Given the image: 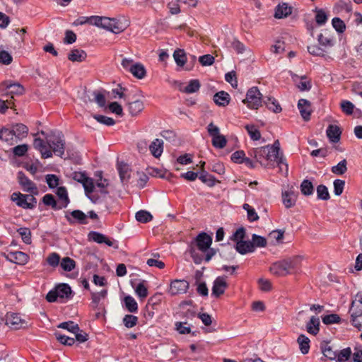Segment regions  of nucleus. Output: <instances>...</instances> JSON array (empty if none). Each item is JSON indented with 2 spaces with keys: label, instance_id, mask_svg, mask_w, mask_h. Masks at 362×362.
<instances>
[{
  "label": "nucleus",
  "instance_id": "c9c22d12",
  "mask_svg": "<svg viewBox=\"0 0 362 362\" xmlns=\"http://www.w3.org/2000/svg\"><path fill=\"white\" fill-rule=\"evenodd\" d=\"M321 351L325 358L329 360H336L337 358V351H334L332 347L329 345V343H326L321 346Z\"/></svg>",
  "mask_w": 362,
  "mask_h": 362
},
{
  "label": "nucleus",
  "instance_id": "20e7f679",
  "mask_svg": "<svg viewBox=\"0 0 362 362\" xmlns=\"http://www.w3.org/2000/svg\"><path fill=\"white\" fill-rule=\"evenodd\" d=\"M262 95L256 86H253L247 90L246 98L243 100V103L252 110H257L262 106Z\"/></svg>",
  "mask_w": 362,
  "mask_h": 362
},
{
  "label": "nucleus",
  "instance_id": "de8ad7c7",
  "mask_svg": "<svg viewBox=\"0 0 362 362\" xmlns=\"http://www.w3.org/2000/svg\"><path fill=\"white\" fill-rule=\"evenodd\" d=\"M251 139L258 141L261 138V134L259 129L253 124H247L245 127Z\"/></svg>",
  "mask_w": 362,
  "mask_h": 362
},
{
  "label": "nucleus",
  "instance_id": "7ed1b4c3",
  "mask_svg": "<svg viewBox=\"0 0 362 362\" xmlns=\"http://www.w3.org/2000/svg\"><path fill=\"white\" fill-rule=\"evenodd\" d=\"M47 146L52 151V154L62 157L65 150V141L64 135L61 132L52 133L46 136Z\"/></svg>",
  "mask_w": 362,
  "mask_h": 362
},
{
  "label": "nucleus",
  "instance_id": "bf43d9fd",
  "mask_svg": "<svg viewBox=\"0 0 362 362\" xmlns=\"http://www.w3.org/2000/svg\"><path fill=\"white\" fill-rule=\"evenodd\" d=\"M136 295L141 298L144 299L148 296V288L146 286L144 281L140 282L135 288Z\"/></svg>",
  "mask_w": 362,
  "mask_h": 362
},
{
  "label": "nucleus",
  "instance_id": "2eb2a0df",
  "mask_svg": "<svg viewBox=\"0 0 362 362\" xmlns=\"http://www.w3.org/2000/svg\"><path fill=\"white\" fill-rule=\"evenodd\" d=\"M282 202L286 209L296 205L298 193L293 189L283 191L281 193Z\"/></svg>",
  "mask_w": 362,
  "mask_h": 362
},
{
  "label": "nucleus",
  "instance_id": "a18cd8bd",
  "mask_svg": "<svg viewBox=\"0 0 362 362\" xmlns=\"http://www.w3.org/2000/svg\"><path fill=\"white\" fill-rule=\"evenodd\" d=\"M269 153H268L267 160L269 161V163L270 162H276L278 163L279 165L284 164L286 165V168H288V165L284 163V159L282 157L279 156V153L275 152L272 149H269Z\"/></svg>",
  "mask_w": 362,
  "mask_h": 362
},
{
  "label": "nucleus",
  "instance_id": "bb28decb",
  "mask_svg": "<svg viewBox=\"0 0 362 362\" xmlns=\"http://www.w3.org/2000/svg\"><path fill=\"white\" fill-rule=\"evenodd\" d=\"M42 202L44 205L51 207L53 210L57 211L62 209V207L58 202L55 199L52 194H46L42 198Z\"/></svg>",
  "mask_w": 362,
  "mask_h": 362
},
{
  "label": "nucleus",
  "instance_id": "cd10ccee",
  "mask_svg": "<svg viewBox=\"0 0 362 362\" xmlns=\"http://www.w3.org/2000/svg\"><path fill=\"white\" fill-rule=\"evenodd\" d=\"M291 13V7L288 6L287 4L283 3L279 4L275 9L274 17L276 18H283L287 17Z\"/></svg>",
  "mask_w": 362,
  "mask_h": 362
},
{
  "label": "nucleus",
  "instance_id": "6e6552de",
  "mask_svg": "<svg viewBox=\"0 0 362 362\" xmlns=\"http://www.w3.org/2000/svg\"><path fill=\"white\" fill-rule=\"evenodd\" d=\"M189 286L187 281L175 279L170 283L169 293L172 296L183 294L187 291Z\"/></svg>",
  "mask_w": 362,
  "mask_h": 362
},
{
  "label": "nucleus",
  "instance_id": "393cba45",
  "mask_svg": "<svg viewBox=\"0 0 362 362\" xmlns=\"http://www.w3.org/2000/svg\"><path fill=\"white\" fill-rule=\"evenodd\" d=\"M128 110L132 116H137L144 108L142 100H135L132 102H128Z\"/></svg>",
  "mask_w": 362,
  "mask_h": 362
},
{
  "label": "nucleus",
  "instance_id": "e2e57ef3",
  "mask_svg": "<svg viewBox=\"0 0 362 362\" xmlns=\"http://www.w3.org/2000/svg\"><path fill=\"white\" fill-rule=\"evenodd\" d=\"M189 252V254H190L194 262L197 264H201V262L204 259V256L202 255H199L197 252L196 248H194L193 243H190Z\"/></svg>",
  "mask_w": 362,
  "mask_h": 362
},
{
  "label": "nucleus",
  "instance_id": "7c9ffc66",
  "mask_svg": "<svg viewBox=\"0 0 362 362\" xmlns=\"http://www.w3.org/2000/svg\"><path fill=\"white\" fill-rule=\"evenodd\" d=\"M199 179L204 184H206L207 186L211 187H214L217 182H219L218 180L216 179V177L209 174L206 170H203L199 176Z\"/></svg>",
  "mask_w": 362,
  "mask_h": 362
},
{
  "label": "nucleus",
  "instance_id": "0eeeda50",
  "mask_svg": "<svg viewBox=\"0 0 362 362\" xmlns=\"http://www.w3.org/2000/svg\"><path fill=\"white\" fill-rule=\"evenodd\" d=\"M18 180L23 191L33 194H38L39 192L36 185L30 180L23 172H18Z\"/></svg>",
  "mask_w": 362,
  "mask_h": 362
},
{
  "label": "nucleus",
  "instance_id": "dca6fc26",
  "mask_svg": "<svg viewBox=\"0 0 362 362\" xmlns=\"http://www.w3.org/2000/svg\"><path fill=\"white\" fill-rule=\"evenodd\" d=\"M269 150L267 146L257 148L254 151V157L256 160L262 165L267 167L269 161L267 160L268 153Z\"/></svg>",
  "mask_w": 362,
  "mask_h": 362
},
{
  "label": "nucleus",
  "instance_id": "6ab92c4d",
  "mask_svg": "<svg viewBox=\"0 0 362 362\" xmlns=\"http://www.w3.org/2000/svg\"><path fill=\"white\" fill-rule=\"evenodd\" d=\"M326 134L331 142L337 143L340 140L341 131L337 125L330 124L327 129Z\"/></svg>",
  "mask_w": 362,
  "mask_h": 362
},
{
  "label": "nucleus",
  "instance_id": "e433bc0d",
  "mask_svg": "<svg viewBox=\"0 0 362 362\" xmlns=\"http://www.w3.org/2000/svg\"><path fill=\"white\" fill-rule=\"evenodd\" d=\"M124 306L129 313L138 312V304L135 299L131 296H127L124 298Z\"/></svg>",
  "mask_w": 362,
  "mask_h": 362
},
{
  "label": "nucleus",
  "instance_id": "052dcab7",
  "mask_svg": "<svg viewBox=\"0 0 362 362\" xmlns=\"http://www.w3.org/2000/svg\"><path fill=\"white\" fill-rule=\"evenodd\" d=\"M123 323L127 328H132L138 323V317L133 315H126L123 318Z\"/></svg>",
  "mask_w": 362,
  "mask_h": 362
},
{
  "label": "nucleus",
  "instance_id": "864d4df0",
  "mask_svg": "<svg viewBox=\"0 0 362 362\" xmlns=\"http://www.w3.org/2000/svg\"><path fill=\"white\" fill-rule=\"evenodd\" d=\"M103 173L98 172L96 174V176L98 177L100 179L97 180L96 182V186L99 188H100V192L104 194H107L108 192L106 190V187L108 186L109 182L107 179H103L102 177Z\"/></svg>",
  "mask_w": 362,
  "mask_h": 362
},
{
  "label": "nucleus",
  "instance_id": "3c124183",
  "mask_svg": "<svg viewBox=\"0 0 362 362\" xmlns=\"http://www.w3.org/2000/svg\"><path fill=\"white\" fill-rule=\"evenodd\" d=\"M136 219L140 223H148L153 219V216L146 211L141 210L136 214Z\"/></svg>",
  "mask_w": 362,
  "mask_h": 362
},
{
  "label": "nucleus",
  "instance_id": "5fc2aeb1",
  "mask_svg": "<svg viewBox=\"0 0 362 362\" xmlns=\"http://www.w3.org/2000/svg\"><path fill=\"white\" fill-rule=\"evenodd\" d=\"M317 40L320 45L325 47H332L334 45L333 37L327 35V33H325V34L320 33L318 35Z\"/></svg>",
  "mask_w": 362,
  "mask_h": 362
},
{
  "label": "nucleus",
  "instance_id": "49530a36",
  "mask_svg": "<svg viewBox=\"0 0 362 362\" xmlns=\"http://www.w3.org/2000/svg\"><path fill=\"white\" fill-rule=\"evenodd\" d=\"M300 191L305 196L313 194L314 192V187L312 182L308 180H304L300 185Z\"/></svg>",
  "mask_w": 362,
  "mask_h": 362
},
{
  "label": "nucleus",
  "instance_id": "9d476101",
  "mask_svg": "<svg viewBox=\"0 0 362 362\" xmlns=\"http://www.w3.org/2000/svg\"><path fill=\"white\" fill-rule=\"evenodd\" d=\"M65 218L70 224L76 223L79 224L88 223V216L81 210H74L70 214H66Z\"/></svg>",
  "mask_w": 362,
  "mask_h": 362
},
{
  "label": "nucleus",
  "instance_id": "09e8293b",
  "mask_svg": "<svg viewBox=\"0 0 362 362\" xmlns=\"http://www.w3.org/2000/svg\"><path fill=\"white\" fill-rule=\"evenodd\" d=\"M250 242L254 247V250H255V247H264L267 244L265 238L256 234L252 235V241Z\"/></svg>",
  "mask_w": 362,
  "mask_h": 362
},
{
  "label": "nucleus",
  "instance_id": "39448f33",
  "mask_svg": "<svg viewBox=\"0 0 362 362\" xmlns=\"http://www.w3.org/2000/svg\"><path fill=\"white\" fill-rule=\"evenodd\" d=\"M0 91L3 92L1 96L13 100L15 95H21L23 93L24 88L19 83L4 82L0 84Z\"/></svg>",
  "mask_w": 362,
  "mask_h": 362
},
{
  "label": "nucleus",
  "instance_id": "c85d7f7f",
  "mask_svg": "<svg viewBox=\"0 0 362 362\" xmlns=\"http://www.w3.org/2000/svg\"><path fill=\"white\" fill-rule=\"evenodd\" d=\"M87 57L86 52L83 49H74L71 51V52L68 55L69 60L74 62H81L86 59Z\"/></svg>",
  "mask_w": 362,
  "mask_h": 362
},
{
  "label": "nucleus",
  "instance_id": "a211bd4d",
  "mask_svg": "<svg viewBox=\"0 0 362 362\" xmlns=\"http://www.w3.org/2000/svg\"><path fill=\"white\" fill-rule=\"evenodd\" d=\"M298 107L303 119L308 121L311 114L310 103L305 99H300L298 103Z\"/></svg>",
  "mask_w": 362,
  "mask_h": 362
},
{
  "label": "nucleus",
  "instance_id": "603ef678",
  "mask_svg": "<svg viewBox=\"0 0 362 362\" xmlns=\"http://www.w3.org/2000/svg\"><path fill=\"white\" fill-rule=\"evenodd\" d=\"M107 295V291L106 289L102 290L100 292L98 293L92 292L91 300L93 307L96 308L98 305L101 298H106Z\"/></svg>",
  "mask_w": 362,
  "mask_h": 362
},
{
  "label": "nucleus",
  "instance_id": "2f4dec72",
  "mask_svg": "<svg viewBox=\"0 0 362 362\" xmlns=\"http://www.w3.org/2000/svg\"><path fill=\"white\" fill-rule=\"evenodd\" d=\"M129 72L139 79L144 78L146 74L144 66L139 62L134 63V65L131 67Z\"/></svg>",
  "mask_w": 362,
  "mask_h": 362
},
{
  "label": "nucleus",
  "instance_id": "f03ea898",
  "mask_svg": "<svg viewBox=\"0 0 362 362\" xmlns=\"http://www.w3.org/2000/svg\"><path fill=\"white\" fill-rule=\"evenodd\" d=\"M296 266L297 260L289 258L273 263L269 270L274 275L284 276L293 272Z\"/></svg>",
  "mask_w": 362,
  "mask_h": 362
},
{
  "label": "nucleus",
  "instance_id": "72a5a7b5",
  "mask_svg": "<svg viewBox=\"0 0 362 362\" xmlns=\"http://www.w3.org/2000/svg\"><path fill=\"white\" fill-rule=\"evenodd\" d=\"M263 103L269 110L275 113H279L282 110L278 101L273 97H267L266 99L263 100Z\"/></svg>",
  "mask_w": 362,
  "mask_h": 362
},
{
  "label": "nucleus",
  "instance_id": "412c9836",
  "mask_svg": "<svg viewBox=\"0 0 362 362\" xmlns=\"http://www.w3.org/2000/svg\"><path fill=\"white\" fill-rule=\"evenodd\" d=\"M56 194L58 197V202L62 209L66 208L70 202L66 188L64 186L58 187Z\"/></svg>",
  "mask_w": 362,
  "mask_h": 362
},
{
  "label": "nucleus",
  "instance_id": "5701e85b",
  "mask_svg": "<svg viewBox=\"0 0 362 362\" xmlns=\"http://www.w3.org/2000/svg\"><path fill=\"white\" fill-rule=\"evenodd\" d=\"M214 102L218 106L226 107L230 100V95L223 90L216 93L214 95Z\"/></svg>",
  "mask_w": 362,
  "mask_h": 362
},
{
  "label": "nucleus",
  "instance_id": "aec40b11",
  "mask_svg": "<svg viewBox=\"0 0 362 362\" xmlns=\"http://www.w3.org/2000/svg\"><path fill=\"white\" fill-rule=\"evenodd\" d=\"M356 301H352L351 306L349 309L351 313V322L353 326L360 329L362 327V324L359 320V317H362V309L359 310H354Z\"/></svg>",
  "mask_w": 362,
  "mask_h": 362
},
{
  "label": "nucleus",
  "instance_id": "ddd939ff",
  "mask_svg": "<svg viewBox=\"0 0 362 362\" xmlns=\"http://www.w3.org/2000/svg\"><path fill=\"white\" fill-rule=\"evenodd\" d=\"M33 146L40 152L42 158H48L52 156V151L49 149L47 141H45L40 138H35L33 141Z\"/></svg>",
  "mask_w": 362,
  "mask_h": 362
},
{
  "label": "nucleus",
  "instance_id": "a19ab883",
  "mask_svg": "<svg viewBox=\"0 0 362 362\" xmlns=\"http://www.w3.org/2000/svg\"><path fill=\"white\" fill-rule=\"evenodd\" d=\"M60 267L65 272H71L76 267V262L69 257H65L62 259Z\"/></svg>",
  "mask_w": 362,
  "mask_h": 362
},
{
  "label": "nucleus",
  "instance_id": "1a4fd4ad",
  "mask_svg": "<svg viewBox=\"0 0 362 362\" xmlns=\"http://www.w3.org/2000/svg\"><path fill=\"white\" fill-rule=\"evenodd\" d=\"M6 325L13 329H19L26 326V322L21 319L18 314L7 313Z\"/></svg>",
  "mask_w": 362,
  "mask_h": 362
},
{
  "label": "nucleus",
  "instance_id": "0e129e2a",
  "mask_svg": "<svg viewBox=\"0 0 362 362\" xmlns=\"http://www.w3.org/2000/svg\"><path fill=\"white\" fill-rule=\"evenodd\" d=\"M47 262L52 267H57L61 262L59 255L56 252L50 253L47 257Z\"/></svg>",
  "mask_w": 362,
  "mask_h": 362
},
{
  "label": "nucleus",
  "instance_id": "b1692460",
  "mask_svg": "<svg viewBox=\"0 0 362 362\" xmlns=\"http://www.w3.org/2000/svg\"><path fill=\"white\" fill-rule=\"evenodd\" d=\"M88 238L90 240L99 244L105 243L107 245L110 247L113 245L112 241L108 239L105 235L98 232H90L88 234Z\"/></svg>",
  "mask_w": 362,
  "mask_h": 362
},
{
  "label": "nucleus",
  "instance_id": "6e6d98bb",
  "mask_svg": "<svg viewBox=\"0 0 362 362\" xmlns=\"http://www.w3.org/2000/svg\"><path fill=\"white\" fill-rule=\"evenodd\" d=\"M58 327L67 329L72 333L79 331L78 325L73 321L62 322L58 325Z\"/></svg>",
  "mask_w": 362,
  "mask_h": 362
},
{
  "label": "nucleus",
  "instance_id": "8fccbe9b",
  "mask_svg": "<svg viewBox=\"0 0 362 362\" xmlns=\"http://www.w3.org/2000/svg\"><path fill=\"white\" fill-rule=\"evenodd\" d=\"M13 132L16 137H24L28 134V128L23 124H16L13 127Z\"/></svg>",
  "mask_w": 362,
  "mask_h": 362
},
{
  "label": "nucleus",
  "instance_id": "4be33fe9",
  "mask_svg": "<svg viewBox=\"0 0 362 362\" xmlns=\"http://www.w3.org/2000/svg\"><path fill=\"white\" fill-rule=\"evenodd\" d=\"M320 322L317 317L312 316L306 324V331L314 336H316L320 332Z\"/></svg>",
  "mask_w": 362,
  "mask_h": 362
},
{
  "label": "nucleus",
  "instance_id": "f704fd0d",
  "mask_svg": "<svg viewBox=\"0 0 362 362\" xmlns=\"http://www.w3.org/2000/svg\"><path fill=\"white\" fill-rule=\"evenodd\" d=\"M55 290L60 298H70L71 295V289L68 284H59L55 288Z\"/></svg>",
  "mask_w": 362,
  "mask_h": 362
},
{
  "label": "nucleus",
  "instance_id": "58836bf2",
  "mask_svg": "<svg viewBox=\"0 0 362 362\" xmlns=\"http://www.w3.org/2000/svg\"><path fill=\"white\" fill-rule=\"evenodd\" d=\"M332 173L337 175H342L347 171V160L343 159L337 165L331 168Z\"/></svg>",
  "mask_w": 362,
  "mask_h": 362
},
{
  "label": "nucleus",
  "instance_id": "423d86ee",
  "mask_svg": "<svg viewBox=\"0 0 362 362\" xmlns=\"http://www.w3.org/2000/svg\"><path fill=\"white\" fill-rule=\"evenodd\" d=\"M191 243H194V248L197 247L199 250L206 252L212 243V238L206 233L202 232Z\"/></svg>",
  "mask_w": 362,
  "mask_h": 362
},
{
  "label": "nucleus",
  "instance_id": "f8f14e48",
  "mask_svg": "<svg viewBox=\"0 0 362 362\" xmlns=\"http://www.w3.org/2000/svg\"><path fill=\"white\" fill-rule=\"evenodd\" d=\"M228 288V284L224 276H218L214 281L212 287V295L218 298L224 293Z\"/></svg>",
  "mask_w": 362,
  "mask_h": 362
},
{
  "label": "nucleus",
  "instance_id": "9b49d317",
  "mask_svg": "<svg viewBox=\"0 0 362 362\" xmlns=\"http://www.w3.org/2000/svg\"><path fill=\"white\" fill-rule=\"evenodd\" d=\"M101 28L114 33H119L124 30V28L122 26L117 20L107 17H103Z\"/></svg>",
  "mask_w": 362,
  "mask_h": 362
},
{
  "label": "nucleus",
  "instance_id": "f257e3e1",
  "mask_svg": "<svg viewBox=\"0 0 362 362\" xmlns=\"http://www.w3.org/2000/svg\"><path fill=\"white\" fill-rule=\"evenodd\" d=\"M70 177L74 180L81 183L84 188L86 195L93 202H96L98 197L91 195L95 189V184L93 178L88 177L85 172L77 171L71 173Z\"/></svg>",
  "mask_w": 362,
  "mask_h": 362
},
{
  "label": "nucleus",
  "instance_id": "f3484780",
  "mask_svg": "<svg viewBox=\"0 0 362 362\" xmlns=\"http://www.w3.org/2000/svg\"><path fill=\"white\" fill-rule=\"evenodd\" d=\"M8 258L10 261L21 265L25 264L29 260V256L21 251L10 252Z\"/></svg>",
  "mask_w": 362,
  "mask_h": 362
},
{
  "label": "nucleus",
  "instance_id": "c03bdc74",
  "mask_svg": "<svg viewBox=\"0 0 362 362\" xmlns=\"http://www.w3.org/2000/svg\"><path fill=\"white\" fill-rule=\"evenodd\" d=\"M269 153H268L267 160L269 161V163L270 162H276L278 163L279 165L284 164L286 165V168H288V165L284 163V159L282 157L279 156V153L275 152L272 149H269Z\"/></svg>",
  "mask_w": 362,
  "mask_h": 362
},
{
  "label": "nucleus",
  "instance_id": "4468645a",
  "mask_svg": "<svg viewBox=\"0 0 362 362\" xmlns=\"http://www.w3.org/2000/svg\"><path fill=\"white\" fill-rule=\"evenodd\" d=\"M11 200L16 202L17 206L23 209H32L35 208L34 204L28 202L26 194H21V192H13L11 194Z\"/></svg>",
  "mask_w": 362,
  "mask_h": 362
},
{
  "label": "nucleus",
  "instance_id": "79ce46f5",
  "mask_svg": "<svg viewBox=\"0 0 362 362\" xmlns=\"http://www.w3.org/2000/svg\"><path fill=\"white\" fill-rule=\"evenodd\" d=\"M17 232L21 235L22 240L27 245H30L32 243V233L28 228H20Z\"/></svg>",
  "mask_w": 362,
  "mask_h": 362
},
{
  "label": "nucleus",
  "instance_id": "a878e982",
  "mask_svg": "<svg viewBox=\"0 0 362 362\" xmlns=\"http://www.w3.org/2000/svg\"><path fill=\"white\" fill-rule=\"evenodd\" d=\"M149 150L155 158H159L163 151V141L156 139L149 146Z\"/></svg>",
  "mask_w": 362,
  "mask_h": 362
},
{
  "label": "nucleus",
  "instance_id": "ea45409f",
  "mask_svg": "<svg viewBox=\"0 0 362 362\" xmlns=\"http://www.w3.org/2000/svg\"><path fill=\"white\" fill-rule=\"evenodd\" d=\"M351 356H353V354L350 347L343 349L339 352H337L336 361L347 362L351 358Z\"/></svg>",
  "mask_w": 362,
  "mask_h": 362
},
{
  "label": "nucleus",
  "instance_id": "338daca9",
  "mask_svg": "<svg viewBox=\"0 0 362 362\" xmlns=\"http://www.w3.org/2000/svg\"><path fill=\"white\" fill-rule=\"evenodd\" d=\"M315 21L318 25H324L327 21V15L322 9H315Z\"/></svg>",
  "mask_w": 362,
  "mask_h": 362
},
{
  "label": "nucleus",
  "instance_id": "680f3d73",
  "mask_svg": "<svg viewBox=\"0 0 362 362\" xmlns=\"http://www.w3.org/2000/svg\"><path fill=\"white\" fill-rule=\"evenodd\" d=\"M55 336L57 339L64 345L71 346L75 342V339L73 337H69L61 333L57 332L55 333Z\"/></svg>",
  "mask_w": 362,
  "mask_h": 362
},
{
  "label": "nucleus",
  "instance_id": "c756f323",
  "mask_svg": "<svg viewBox=\"0 0 362 362\" xmlns=\"http://www.w3.org/2000/svg\"><path fill=\"white\" fill-rule=\"evenodd\" d=\"M235 250L241 255L254 252V247L250 241H238Z\"/></svg>",
  "mask_w": 362,
  "mask_h": 362
},
{
  "label": "nucleus",
  "instance_id": "13d9d810",
  "mask_svg": "<svg viewBox=\"0 0 362 362\" xmlns=\"http://www.w3.org/2000/svg\"><path fill=\"white\" fill-rule=\"evenodd\" d=\"M227 144L225 136L219 134L212 139V145L216 148H223Z\"/></svg>",
  "mask_w": 362,
  "mask_h": 362
},
{
  "label": "nucleus",
  "instance_id": "69168bd1",
  "mask_svg": "<svg viewBox=\"0 0 362 362\" xmlns=\"http://www.w3.org/2000/svg\"><path fill=\"white\" fill-rule=\"evenodd\" d=\"M45 180L48 187L51 189L57 187L59 184V177L54 174H49L45 176Z\"/></svg>",
  "mask_w": 362,
  "mask_h": 362
},
{
  "label": "nucleus",
  "instance_id": "4c0bfd02",
  "mask_svg": "<svg viewBox=\"0 0 362 362\" xmlns=\"http://www.w3.org/2000/svg\"><path fill=\"white\" fill-rule=\"evenodd\" d=\"M201 85L197 79H192L189 81L187 86H186L183 89L181 88L180 90L186 93H193L197 92L199 90Z\"/></svg>",
  "mask_w": 362,
  "mask_h": 362
},
{
  "label": "nucleus",
  "instance_id": "4d7b16f0",
  "mask_svg": "<svg viewBox=\"0 0 362 362\" xmlns=\"http://www.w3.org/2000/svg\"><path fill=\"white\" fill-rule=\"evenodd\" d=\"M317 198L322 200H328L330 198L327 187L324 185H320L317 187Z\"/></svg>",
  "mask_w": 362,
  "mask_h": 362
},
{
  "label": "nucleus",
  "instance_id": "774afa93",
  "mask_svg": "<svg viewBox=\"0 0 362 362\" xmlns=\"http://www.w3.org/2000/svg\"><path fill=\"white\" fill-rule=\"evenodd\" d=\"M322 320L325 325H332L339 323L341 321V318L337 314H329L322 317Z\"/></svg>",
  "mask_w": 362,
  "mask_h": 362
},
{
  "label": "nucleus",
  "instance_id": "37998d69",
  "mask_svg": "<svg viewBox=\"0 0 362 362\" xmlns=\"http://www.w3.org/2000/svg\"><path fill=\"white\" fill-rule=\"evenodd\" d=\"M173 57L177 66L182 67L187 62V57L183 49L174 52Z\"/></svg>",
  "mask_w": 362,
  "mask_h": 362
},
{
  "label": "nucleus",
  "instance_id": "473e14b6",
  "mask_svg": "<svg viewBox=\"0 0 362 362\" xmlns=\"http://www.w3.org/2000/svg\"><path fill=\"white\" fill-rule=\"evenodd\" d=\"M300 352L303 354H307L310 350V339L305 334H300L297 339Z\"/></svg>",
  "mask_w": 362,
  "mask_h": 362
}]
</instances>
